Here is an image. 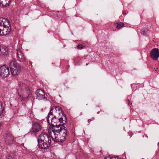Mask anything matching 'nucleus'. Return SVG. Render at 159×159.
I'll list each match as a JSON object with an SVG mask.
<instances>
[{
  "label": "nucleus",
  "instance_id": "obj_32",
  "mask_svg": "<svg viewBox=\"0 0 159 159\" xmlns=\"http://www.w3.org/2000/svg\"><path fill=\"white\" fill-rule=\"evenodd\" d=\"M53 113H54V114L55 115V114H56V111H53Z\"/></svg>",
  "mask_w": 159,
  "mask_h": 159
},
{
  "label": "nucleus",
  "instance_id": "obj_20",
  "mask_svg": "<svg viewBox=\"0 0 159 159\" xmlns=\"http://www.w3.org/2000/svg\"><path fill=\"white\" fill-rule=\"evenodd\" d=\"M6 158V159H16L15 154L14 153H10L7 155Z\"/></svg>",
  "mask_w": 159,
  "mask_h": 159
},
{
  "label": "nucleus",
  "instance_id": "obj_16",
  "mask_svg": "<svg viewBox=\"0 0 159 159\" xmlns=\"http://www.w3.org/2000/svg\"><path fill=\"white\" fill-rule=\"evenodd\" d=\"M10 69L13 68H17V66H20L17 62L15 59H12L9 63Z\"/></svg>",
  "mask_w": 159,
  "mask_h": 159
},
{
  "label": "nucleus",
  "instance_id": "obj_10",
  "mask_svg": "<svg viewBox=\"0 0 159 159\" xmlns=\"http://www.w3.org/2000/svg\"><path fill=\"white\" fill-rule=\"evenodd\" d=\"M17 59L20 62H24L26 61V58L23 53L21 51L19 50L17 51L16 52Z\"/></svg>",
  "mask_w": 159,
  "mask_h": 159
},
{
  "label": "nucleus",
  "instance_id": "obj_33",
  "mask_svg": "<svg viewBox=\"0 0 159 159\" xmlns=\"http://www.w3.org/2000/svg\"><path fill=\"white\" fill-rule=\"evenodd\" d=\"M88 65V63H87L86 64V65Z\"/></svg>",
  "mask_w": 159,
  "mask_h": 159
},
{
  "label": "nucleus",
  "instance_id": "obj_22",
  "mask_svg": "<svg viewBox=\"0 0 159 159\" xmlns=\"http://www.w3.org/2000/svg\"><path fill=\"white\" fill-rule=\"evenodd\" d=\"M115 25H116V28L120 29L124 25V24L122 22L116 23L115 24Z\"/></svg>",
  "mask_w": 159,
  "mask_h": 159
},
{
  "label": "nucleus",
  "instance_id": "obj_15",
  "mask_svg": "<svg viewBox=\"0 0 159 159\" xmlns=\"http://www.w3.org/2000/svg\"><path fill=\"white\" fill-rule=\"evenodd\" d=\"M53 109V111H56V114L54 115H56L57 113H58L59 115H60L61 113L62 114V116L63 115H65L64 114V111L61 110V108L59 106H53L52 107Z\"/></svg>",
  "mask_w": 159,
  "mask_h": 159
},
{
  "label": "nucleus",
  "instance_id": "obj_29",
  "mask_svg": "<svg viewBox=\"0 0 159 159\" xmlns=\"http://www.w3.org/2000/svg\"><path fill=\"white\" fill-rule=\"evenodd\" d=\"M123 14H124V15H126V13L125 12V11H123Z\"/></svg>",
  "mask_w": 159,
  "mask_h": 159
},
{
  "label": "nucleus",
  "instance_id": "obj_19",
  "mask_svg": "<svg viewBox=\"0 0 159 159\" xmlns=\"http://www.w3.org/2000/svg\"><path fill=\"white\" fill-rule=\"evenodd\" d=\"M141 34L143 35L147 36L149 33V31L146 28H143L141 30Z\"/></svg>",
  "mask_w": 159,
  "mask_h": 159
},
{
  "label": "nucleus",
  "instance_id": "obj_25",
  "mask_svg": "<svg viewBox=\"0 0 159 159\" xmlns=\"http://www.w3.org/2000/svg\"><path fill=\"white\" fill-rule=\"evenodd\" d=\"M3 111V108L2 106V104L1 102L0 101V116L2 113Z\"/></svg>",
  "mask_w": 159,
  "mask_h": 159
},
{
  "label": "nucleus",
  "instance_id": "obj_24",
  "mask_svg": "<svg viewBox=\"0 0 159 159\" xmlns=\"http://www.w3.org/2000/svg\"><path fill=\"white\" fill-rule=\"evenodd\" d=\"M52 139V138L50 136V135H48V137H47L46 139H45L44 140V142H47L50 144L51 143V139Z\"/></svg>",
  "mask_w": 159,
  "mask_h": 159
},
{
  "label": "nucleus",
  "instance_id": "obj_30",
  "mask_svg": "<svg viewBox=\"0 0 159 159\" xmlns=\"http://www.w3.org/2000/svg\"><path fill=\"white\" fill-rule=\"evenodd\" d=\"M134 86H135V84H134L131 85V87L132 88Z\"/></svg>",
  "mask_w": 159,
  "mask_h": 159
},
{
  "label": "nucleus",
  "instance_id": "obj_21",
  "mask_svg": "<svg viewBox=\"0 0 159 159\" xmlns=\"http://www.w3.org/2000/svg\"><path fill=\"white\" fill-rule=\"evenodd\" d=\"M53 109L52 108L51 109L50 112L48 113V116L46 117L47 121L48 123H49V119L51 118V116H52L53 115Z\"/></svg>",
  "mask_w": 159,
  "mask_h": 159
},
{
  "label": "nucleus",
  "instance_id": "obj_31",
  "mask_svg": "<svg viewBox=\"0 0 159 159\" xmlns=\"http://www.w3.org/2000/svg\"><path fill=\"white\" fill-rule=\"evenodd\" d=\"M131 104H132V103H131V102H128L129 105H130Z\"/></svg>",
  "mask_w": 159,
  "mask_h": 159
},
{
  "label": "nucleus",
  "instance_id": "obj_2",
  "mask_svg": "<svg viewBox=\"0 0 159 159\" xmlns=\"http://www.w3.org/2000/svg\"><path fill=\"white\" fill-rule=\"evenodd\" d=\"M17 91L19 96L22 98L21 101H25L31 93L28 85L25 83L19 84Z\"/></svg>",
  "mask_w": 159,
  "mask_h": 159
},
{
  "label": "nucleus",
  "instance_id": "obj_4",
  "mask_svg": "<svg viewBox=\"0 0 159 159\" xmlns=\"http://www.w3.org/2000/svg\"><path fill=\"white\" fill-rule=\"evenodd\" d=\"M36 99L39 100L47 101V95L45 94L44 90L41 89H37L35 92Z\"/></svg>",
  "mask_w": 159,
  "mask_h": 159
},
{
  "label": "nucleus",
  "instance_id": "obj_9",
  "mask_svg": "<svg viewBox=\"0 0 159 159\" xmlns=\"http://www.w3.org/2000/svg\"><path fill=\"white\" fill-rule=\"evenodd\" d=\"M41 129V126L38 122H34L32 124V127L30 129V132L36 133L39 131Z\"/></svg>",
  "mask_w": 159,
  "mask_h": 159
},
{
  "label": "nucleus",
  "instance_id": "obj_14",
  "mask_svg": "<svg viewBox=\"0 0 159 159\" xmlns=\"http://www.w3.org/2000/svg\"><path fill=\"white\" fill-rule=\"evenodd\" d=\"M17 68H13L10 69L11 72L13 76H16L18 75L21 70L20 66H17Z\"/></svg>",
  "mask_w": 159,
  "mask_h": 159
},
{
  "label": "nucleus",
  "instance_id": "obj_13",
  "mask_svg": "<svg viewBox=\"0 0 159 159\" xmlns=\"http://www.w3.org/2000/svg\"><path fill=\"white\" fill-rule=\"evenodd\" d=\"M9 25V21L6 18H0V34H1V29L2 26Z\"/></svg>",
  "mask_w": 159,
  "mask_h": 159
},
{
  "label": "nucleus",
  "instance_id": "obj_27",
  "mask_svg": "<svg viewBox=\"0 0 159 159\" xmlns=\"http://www.w3.org/2000/svg\"><path fill=\"white\" fill-rule=\"evenodd\" d=\"M104 159H116V158L115 157H105Z\"/></svg>",
  "mask_w": 159,
  "mask_h": 159
},
{
  "label": "nucleus",
  "instance_id": "obj_5",
  "mask_svg": "<svg viewBox=\"0 0 159 159\" xmlns=\"http://www.w3.org/2000/svg\"><path fill=\"white\" fill-rule=\"evenodd\" d=\"M9 70L8 67L4 66L0 67V75L2 78H5L9 75Z\"/></svg>",
  "mask_w": 159,
  "mask_h": 159
},
{
  "label": "nucleus",
  "instance_id": "obj_12",
  "mask_svg": "<svg viewBox=\"0 0 159 159\" xmlns=\"http://www.w3.org/2000/svg\"><path fill=\"white\" fill-rule=\"evenodd\" d=\"M8 49L7 47L4 46H0V56L1 57H5L8 55Z\"/></svg>",
  "mask_w": 159,
  "mask_h": 159
},
{
  "label": "nucleus",
  "instance_id": "obj_6",
  "mask_svg": "<svg viewBox=\"0 0 159 159\" xmlns=\"http://www.w3.org/2000/svg\"><path fill=\"white\" fill-rule=\"evenodd\" d=\"M4 138L6 144L9 145L13 143L14 141V137L10 133H7L4 136Z\"/></svg>",
  "mask_w": 159,
  "mask_h": 159
},
{
  "label": "nucleus",
  "instance_id": "obj_8",
  "mask_svg": "<svg viewBox=\"0 0 159 159\" xmlns=\"http://www.w3.org/2000/svg\"><path fill=\"white\" fill-rule=\"evenodd\" d=\"M10 25L2 26L1 28L0 35L5 36L9 34L11 31Z\"/></svg>",
  "mask_w": 159,
  "mask_h": 159
},
{
  "label": "nucleus",
  "instance_id": "obj_7",
  "mask_svg": "<svg viewBox=\"0 0 159 159\" xmlns=\"http://www.w3.org/2000/svg\"><path fill=\"white\" fill-rule=\"evenodd\" d=\"M150 56L151 58L154 60H157L159 57V49L154 48L150 52Z\"/></svg>",
  "mask_w": 159,
  "mask_h": 159
},
{
  "label": "nucleus",
  "instance_id": "obj_3",
  "mask_svg": "<svg viewBox=\"0 0 159 159\" xmlns=\"http://www.w3.org/2000/svg\"><path fill=\"white\" fill-rule=\"evenodd\" d=\"M50 119L51 120V122L49 121V123H48L52 126H56L57 124L59 125L61 124H62V125H64L66 123L67 121L66 115H63L58 119L56 118V115H54Z\"/></svg>",
  "mask_w": 159,
  "mask_h": 159
},
{
  "label": "nucleus",
  "instance_id": "obj_1",
  "mask_svg": "<svg viewBox=\"0 0 159 159\" xmlns=\"http://www.w3.org/2000/svg\"><path fill=\"white\" fill-rule=\"evenodd\" d=\"M51 129L54 136L52 139L55 142L63 143L65 141L68 137V131L64 125L57 124L56 126H51Z\"/></svg>",
  "mask_w": 159,
  "mask_h": 159
},
{
  "label": "nucleus",
  "instance_id": "obj_11",
  "mask_svg": "<svg viewBox=\"0 0 159 159\" xmlns=\"http://www.w3.org/2000/svg\"><path fill=\"white\" fill-rule=\"evenodd\" d=\"M38 147L39 148L42 149H48L50 146V143L44 141H38Z\"/></svg>",
  "mask_w": 159,
  "mask_h": 159
},
{
  "label": "nucleus",
  "instance_id": "obj_26",
  "mask_svg": "<svg viewBox=\"0 0 159 159\" xmlns=\"http://www.w3.org/2000/svg\"><path fill=\"white\" fill-rule=\"evenodd\" d=\"M85 46L82 45V44H79L77 47V48L79 49H82L84 48Z\"/></svg>",
  "mask_w": 159,
  "mask_h": 159
},
{
  "label": "nucleus",
  "instance_id": "obj_23",
  "mask_svg": "<svg viewBox=\"0 0 159 159\" xmlns=\"http://www.w3.org/2000/svg\"><path fill=\"white\" fill-rule=\"evenodd\" d=\"M82 57H77L75 58L74 59V61L75 62L78 63L80 62V61L82 60Z\"/></svg>",
  "mask_w": 159,
  "mask_h": 159
},
{
  "label": "nucleus",
  "instance_id": "obj_17",
  "mask_svg": "<svg viewBox=\"0 0 159 159\" xmlns=\"http://www.w3.org/2000/svg\"><path fill=\"white\" fill-rule=\"evenodd\" d=\"M10 0H0V7H4L9 5Z\"/></svg>",
  "mask_w": 159,
  "mask_h": 159
},
{
  "label": "nucleus",
  "instance_id": "obj_34",
  "mask_svg": "<svg viewBox=\"0 0 159 159\" xmlns=\"http://www.w3.org/2000/svg\"><path fill=\"white\" fill-rule=\"evenodd\" d=\"M97 113H98H98H99V112H97Z\"/></svg>",
  "mask_w": 159,
  "mask_h": 159
},
{
  "label": "nucleus",
  "instance_id": "obj_18",
  "mask_svg": "<svg viewBox=\"0 0 159 159\" xmlns=\"http://www.w3.org/2000/svg\"><path fill=\"white\" fill-rule=\"evenodd\" d=\"M48 134L45 133L41 134L39 137L38 141H44L45 139L47 137H48Z\"/></svg>",
  "mask_w": 159,
  "mask_h": 159
},
{
  "label": "nucleus",
  "instance_id": "obj_28",
  "mask_svg": "<svg viewBox=\"0 0 159 159\" xmlns=\"http://www.w3.org/2000/svg\"><path fill=\"white\" fill-rule=\"evenodd\" d=\"M94 118H91V119H89L88 120V122L89 123V122L91 121H92V120H94Z\"/></svg>",
  "mask_w": 159,
  "mask_h": 159
}]
</instances>
